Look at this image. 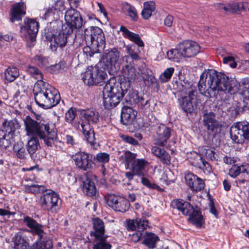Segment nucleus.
Here are the masks:
<instances>
[{
  "label": "nucleus",
  "instance_id": "obj_1",
  "mask_svg": "<svg viewBox=\"0 0 249 249\" xmlns=\"http://www.w3.org/2000/svg\"><path fill=\"white\" fill-rule=\"evenodd\" d=\"M234 86L226 74L213 70L204 71L198 84L200 93L208 98L214 95L216 91L233 93L236 90Z\"/></svg>",
  "mask_w": 249,
  "mask_h": 249
},
{
  "label": "nucleus",
  "instance_id": "obj_2",
  "mask_svg": "<svg viewBox=\"0 0 249 249\" xmlns=\"http://www.w3.org/2000/svg\"><path fill=\"white\" fill-rule=\"evenodd\" d=\"M33 93L36 104L45 109L56 106L61 99L58 91L43 81L36 83Z\"/></svg>",
  "mask_w": 249,
  "mask_h": 249
},
{
  "label": "nucleus",
  "instance_id": "obj_3",
  "mask_svg": "<svg viewBox=\"0 0 249 249\" xmlns=\"http://www.w3.org/2000/svg\"><path fill=\"white\" fill-rule=\"evenodd\" d=\"M128 89V83L120 84L115 77H111L106 83L103 91L104 107L108 109L115 107Z\"/></svg>",
  "mask_w": 249,
  "mask_h": 249
},
{
  "label": "nucleus",
  "instance_id": "obj_4",
  "mask_svg": "<svg viewBox=\"0 0 249 249\" xmlns=\"http://www.w3.org/2000/svg\"><path fill=\"white\" fill-rule=\"evenodd\" d=\"M84 38L88 46L83 48V52L87 56H92L93 53L89 52L91 48L95 52L104 49L105 37L102 30L98 27H90L84 31Z\"/></svg>",
  "mask_w": 249,
  "mask_h": 249
},
{
  "label": "nucleus",
  "instance_id": "obj_5",
  "mask_svg": "<svg viewBox=\"0 0 249 249\" xmlns=\"http://www.w3.org/2000/svg\"><path fill=\"white\" fill-rule=\"evenodd\" d=\"M171 206L177 209L184 215L189 216L188 220L198 228H200L204 224L203 216L198 210H195L191 204L181 199H176L172 201Z\"/></svg>",
  "mask_w": 249,
  "mask_h": 249
},
{
  "label": "nucleus",
  "instance_id": "obj_6",
  "mask_svg": "<svg viewBox=\"0 0 249 249\" xmlns=\"http://www.w3.org/2000/svg\"><path fill=\"white\" fill-rule=\"evenodd\" d=\"M23 221L26 225L32 230L34 234L38 236L37 240L31 246L29 249H52V243L50 241H45L44 235L45 232L43 226L37 223L35 220L29 216H24Z\"/></svg>",
  "mask_w": 249,
  "mask_h": 249
},
{
  "label": "nucleus",
  "instance_id": "obj_7",
  "mask_svg": "<svg viewBox=\"0 0 249 249\" xmlns=\"http://www.w3.org/2000/svg\"><path fill=\"white\" fill-rule=\"evenodd\" d=\"M53 28V38L54 44L51 45L52 51H57V48L60 49L66 46L68 39L72 34L73 29L69 26H63L60 21H54L51 23Z\"/></svg>",
  "mask_w": 249,
  "mask_h": 249
},
{
  "label": "nucleus",
  "instance_id": "obj_8",
  "mask_svg": "<svg viewBox=\"0 0 249 249\" xmlns=\"http://www.w3.org/2000/svg\"><path fill=\"white\" fill-rule=\"evenodd\" d=\"M41 208L51 213H57L60 210L61 199L59 194L51 190L43 194L39 199Z\"/></svg>",
  "mask_w": 249,
  "mask_h": 249
},
{
  "label": "nucleus",
  "instance_id": "obj_9",
  "mask_svg": "<svg viewBox=\"0 0 249 249\" xmlns=\"http://www.w3.org/2000/svg\"><path fill=\"white\" fill-rule=\"evenodd\" d=\"M24 123L28 136L38 137L42 140L52 128L49 124L38 123L29 116H26Z\"/></svg>",
  "mask_w": 249,
  "mask_h": 249
},
{
  "label": "nucleus",
  "instance_id": "obj_10",
  "mask_svg": "<svg viewBox=\"0 0 249 249\" xmlns=\"http://www.w3.org/2000/svg\"><path fill=\"white\" fill-rule=\"evenodd\" d=\"M197 92L191 89H182L178 103L181 109L187 113L193 112L197 106Z\"/></svg>",
  "mask_w": 249,
  "mask_h": 249
},
{
  "label": "nucleus",
  "instance_id": "obj_11",
  "mask_svg": "<svg viewBox=\"0 0 249 249\" xmlns=\"http://www.w3.org/2000/svg\"><path fill=\"white\" fill-rule=\"evenodd\" d=\"M24 25L20 27V36L27 42L28 47L34 45L38 32L39 23L34 19L25 18Z\"/></svg>",
  "mask_w": 249,
  "mask_h": 249
},
{
  "label": "nucleus",
  "instance_id": "obj_12",
  "mask_svg": "<svg viewBox=\"0 0 249 249\" xmlns=\"http://www.w3.org/2000/svg\"><path fill=\"white\" fill-rule=\"evenodd\" d=\"M107 76L105 69L99 67L97 64L94 67L88 69L82 74V79L84 83L89 86L94 84L101 85Z\"/></svg>",
  "mask_w": 249,
  "mask_h": 249
},
{
  "label": "nucleus",
  "instance_id": "obj_13",
  "mask_svg": "<svg viewBox=\"0 0 249 249\" xmlns=\"http://www.w3.org/2000/svg\"><path fill=\"white\" fill-rule=\"evenodd\" d=\"M231 138L237 143H242L249 138V123L247 122L234 124L230 129Z\"/></svg>",
  "mask_w": 249,
  "mask_h": 249
},
{
  "label": "nucleus",
  "instance_id": "obj_14",
  "mask_svg": "<svg viewBox=\"0 0 249 249\" xmlns=\"http://www.w3.org/2000/svg\"><path fill=\"white\" fill-rule=\"evenodd\" d=\"M119 58L120 52L115 48L104 53L103 62L109 73L113 74L119 70Z\"/></svg>",
  "mask_w": 249,
  "mask_h": 249
},
{
  "label": "nucleus",
  "instance_id": "obj_15",
  "mask_svg": "<svg viewBox=\"0 0 249 249\" xmlns=\"http://www.w3.org/2000/svg\"><path fill=\"white\" fill-rule=\"evenodd\" d=\"M72 159L76 167L81 170L86 171L93 166L92 155L85 152H76L72 155Z\"/></svg>",
  "mask_w": 249,
  "mask_h": 249
},
{
  "label": "nucleus",
  "instance_id": "obj_16",
  "mask_svg": "<svg viewBox=\"0 0 249 249\" xmlns=\"http://www.w3.org/2000/svg\"><path fill=\"white\" fill-rule=\"evenodd\" d=\"M149 165L148 162L144 159H138L131 164V171L125 173V176L129 181L132 180L135 176H144L147 171L146 167Z\"/></svg>",
  "mask_w": 249,
  "mask_h": 249
},
{
  "label": "nucleus",
  "instance_id": "obj_17",
  "mask_svg": "<svg viewBox=\"0 0 249 249\" xmlns=\"http://www.w3.org/2000/svg\"><path fill=\"white\" fill-rule=\"evenodd\" d=\"M184 59L195 56L200 50L199 45L196 41L186 40L178 44Z\"/></svg>",
  "mask_w": 249,
  "mask_h": 249
},
{
  "label": "nucleus",
  "instance_id": "obj_18",
  "mask_svg": "<svg viewBox=\"0 0 249 249\" xmlns=\"http://www.w3.org/2000/svg\"><path fill=\"white\" fill-rule=\"evenodd\" d=\"M72 7L65 12V19L67 25L64 26H69L73 30L82 26L83 19L80 12Z\"/></svg>",
  "mask_w": 249,
  "mask_h": 249
},
{
  "label": "nucleus",
  "instance_id": "obj_19",
  "mask_svg": "<svg viewBox=\"0 0 249 249\" xmlns=\"http://www.w3.org/2000/svg\"><path fill=\"white\" fill-rule=\"evenodd\" d=\"M187 159L193 166L203 170L210 172L211 168L210 164L203 159L197 152L192 151L187 153Z\"/></svg>",
  "mask_w": 249,
  "mask_h": 249
},
{
  "label": "nucleus",
  "instance_id": "obj_20",
  "mask_svg": "<svg viewBox=\"0 0 249 249\" xmlns=\"http://www.w3.org/2000/svg\"><path fill=\"white\" fill-rule=\"evenodd\" d=\"M184 178L186 184L192 191L198 192L204 188L205 183L204 181L192 173H186Z\"/></svg>",
  "mask_w": 249,
  "mask_h": 249
},
{
  "label": "nucleus",
  "instance_id": "obj_21",
  "mask_svg": "<svg viewBox=\"0 0 249 249\" xmlns=\"http://www.w3.org/2000/svg\"><path fill=\"white\" fill-rule=\"evenodd\" d=\"M44 143L48 146H54L56 150H62L64 148V142L57 140V133L53 125L43 140Z\"/></svg>",
  "mask_w": 249,
  "mask_h": 249
},
{
  "label": "nucleus",
  "instance_id": "obj_22",
  "mask_svg": "<svg viewBox=\"0 0 249 249\" xmlns=\"http://www.w3.org/2000/svg\"><path fill=\"white\" fill-rule=\"evenodd\" d=\"M93 231H90V235L94 238H107L108 235L105 234V224L103 220L95 217L92 219Z\"/></svg>",
  "mask_w": 249,
  "mask_h": 249
},
{
  "label": "nucleus",
  "instance_id": "obj_23",
  "mask_svg": "<svg viewBox=\"0 0 249 249\" xmlns=\"http://www.w3.org/2000/svg\"><path fill=\"white\" fill-rule=\"evenodd\" d=\"M12 249H27L29 246V240L22 231L15 233L12 238Z\"/></svg>",
  "mask_w": 249,
  "mask_h": 249
},
{
  "label": "nucleus",
  "instance_id": "obj_24",
  "mask_svg": "<svg viewBox=\"0 0 249 249\" xmlns=\"http://www.w3.org/2000/svg\"><path fill=\"white\" fill-rule=\"evenodd\" d=\"M82 132L86 141L93 149H97L99 144L96 141L94 130L89 124H81Z\"/></svg>",
  "mask_w": 249,
  "mask_h": 249
},
{
  "label": "nucleus",
  "instance_id": "obj_25",
  "mask_svg": "<svg viewBox=\"0 0 249 249\" xmlns=\"http://www.w3.org/2000/svg\"><path fill=\"white\" fill-rule=\"evenodd\" d=\"M156 143L161 146L165 145L170 137V129L165 125L160 124L157 128Z\"/></svg>",
  "mask_w": 249,
  "mask_h": 249
},
{
  "label": "nucleus",
  "instance_id": "obj_26",
  "mask_svg": "<svg viewBox=\"0 0 249 249\" xmlns=\"http://www.w3.org/2000/svg\"><path fill=\"white\" fill-rule=\"evenodd\" d=\"M122 73L123 79H122L120 81L118 82L120 84L128 83L129 89L131 82L135 80L137 76L136 69L131 64L126 65L123 68Z\"/></svg>",
  "mask_w": 249,
  "mask_h": 249
},
{
  "label": "nucleus",
  "instance_id": "obj_27",
  "mask_svg": "<svg viewBox=\"0 0 249 249\" xmlns=\"http://www.w3.org/2000/svg\"><path fill=\"white\" fill-rule=\"evenodd\" d=\"M203 121L204 125L211 132L215 134L220 130L219 125L215 120V115L213 112H210L205 114Z\"/></svg>",
  "mask_w": 249,
  "mask_h": 249
},
{
  "label": "nucleus",
  "instance_id": "obj_28",
  "mask_svg": "<svg viewBox=\"0 0 249 249\" xmlns=\"http://www.w3.org/2000/svg\"><path fill=\"white\" fill-rule=\"evenodd\" d=\"M25 5L23 2H19L13 5L10 20L12 22L15 21L21 20L22 18L26 14Z\"/></svg>",
  "mask_w": 249,
  "mask_h": 249
},
{
  "label": "nucleus",
  "instance_id": "obj_29",
  "mask_svg": "<svg viewBox=\"0 0 249 249\" xmlns=\"http://www.w3.org/2000/svg\"><path fill=\"white\" fill-rule=\"evenodd\" d=\"M137 112L131 107L124 106L122 109L121 121L125 125L130 124L136 116Z\"/></svg>",
  "mask_w": 249,
  "mask_h": 249
},
{
  "label": "nucleus",
  "instance_id": "obj_30",
  "mask_svg": "<svg viewBox=\"0 0 249 249\" xmlns=\"http://www.w3.org/2000/svg\"><path fill=\"white\" fill-rule=\"evenodd\" d=\"M119 31L122 32V35L124 38L133 42L139 47H142L144 46V42L141 38L140 36L137 34L130 31L126 27L121 26Z\"/></svg>",
  "mask_w": 249,
  "mask_h": 249
},
{
  "label": "nucleus",
  "instance_id": "obj_31",
  "mask_svg": "<svg viewBox=\"0 0 249 249\" xmlns=\"http://www.w3.org/2000/svg\"><path fill=\"white\" fill-rule=\"evenodd\" d=\"M218 8L226 13H238L244 10V2H231L226 5L220 3Z\"/></svg>",
  "mask_w": 249,
  "mask_h": 249
},
{
  "label": "nucleus",
  "instance_id": "obj_32",
  "mask_svg": "<svg viewBox=\"0 0 249 249\" xmlns=\"http://www.w3.org/2000/svg\"><path fill=\"white\" fill-rule=\"evenodd\" d=\"M83 191L84 194L89 196H95L96 193V188L95 183L91 178L87 176L82 178Z\"/></svg>",
  "mask_w": 249,
  "mask_h": 249
},
{
  "label": "nucleus",
  "instance_id": "obj_33",
  "mask_svg": "<svg viewBox=\"0 0 249 249\" xmlns=\"http://www.w3.org/2000/svg\"><path fill=\"white\" fill-rule=\"evenodd\" d=\"M19 127L20 125L16 120L5 121L3 123L0 131H2L4 133L9 135V137H14L16 130Z\"/></svg>",
  "mask_w": 249,
  "mask_h": 249
},
{
  "label": "nucleus",
  "instance_id": "obj_34",
  "mask_svg": "<svg viewBox=\"0 0 249 249\" xmlns=\"http://www.w3.org/2000/svg\"><path fill=\"white\" fill-rule=\"evenodd\" d=\"M82 115L84 119L87 121V123L84 124H95L99 120V114L98 111L93 108H90L83 110L82 112Z\"/></svg>",
  "mask_w": 249,
  "mask_h": 249
},
{
  "label": "nucleus",
  "instance_id": "obj_35",
  "mask_svg": "<svg viewBox=\"0 0 249 249\" xmlns=\"http://www.w3.org/2000/svg\"><path fill=\"white\" fill-rule=\"evenodd\" d=\"M128 96L130 103L132 105H136L138 107H142L147 104L148 101H144L143 98L140 97L138 91L136 90H130Z\"/></svg>",
  "mask_w": 249,
  "mask_h": 249
},
{
  "label": "nucleus",
  "instance_id": "obj_36",
  "mask_svg": "<svg viewBox=\"0 0 249 249\" xmlns=\"http://www.w3.org/2000/svg\"><path fill=\"white\" fill-rule=\"evenodd\" d=\"M166 56L169 60L175 62H180L184 59L178 44L176 48L168 51L166 53Z\"/></svg>",
  "mask_w": 249,
  "mask_h": 249
},
{
  "label": "nucleus",
  "instance_id": "obj_37",
  "mask_svg": "<svg viewBox=\"0 0 249 249\" xmlns=\"http://www.w3.org/2000/svg\"><path fill=\"white\" fill-rule=\"evenodd\" d=\"M155 3L153 1L145 2L143 9L142 12V17L145 19H149L152 16V12L155 10Z\"/></svg>",
  "mask_w": 249,
  "mask_h": 249
},
{
  "label": "nucleus",
  "instance_id": "obj_38",
  "mask_svg": "<svg viewBox=\"0 0 249 249\" xmlns=\"http://www.w3.org/2000/svg\"><path fill=\"white\" fill-rule=\"evenodd\" d=\"M144 238L145 239L142 243L150 249L155 248L156 242L159 240L157 235L151 232L147 233L145 232Z\"/></svg>",
  "mask_w": 249,
  "mask_h": 249
},
{
  "label": "nucleus",
  "instance_id": "obj_39",
  "mask_svg": "<svg viewBox=\"0 0 249 249\" xmlns=\"http://www.w3.org/2000/svg\"><path fill=\"white\" fill-rule=\"evenodd\" d=\"M32 137L28 140L26 147L27 151L31 157L36 153L38 147H39V143L37 138H35V136Z\"/></svg>",
  "mask_w": 249,
  "mask_h": 249
},
{
  "label": "nucleus",
  "instance_id": "obj_40",
  "mask_svg": "<svg viewBox=\"0 0 249 249\" xmlns=\"http://www.w3.org/2000/svg\"><path fill=\"white\" fill-rule=\"evenodd\" d=\"M137 154L131 152L129 151H125L122 155V157L124 158L125 168L128 169L130 168L132 163L136 160Z\"/></svg>",
  "mask_w": 249,
  "mask_h": 249
},
{
  "label": "nucleus",
  "instance_id": "obj_41",
  "mask_svg": "<svg viewBox=\"0 0 249 249\" xmlns=\"http://www.w3.org/2000/svg\"><path fill=\"white\" fill-rule=\"evenodd\" d=\"M13 151L18 158L23 159L26 158L28 153L24 147L22 142H17L13 146Z\"/></svg>",
  "mask_w": 249,
  "mask_h": 249
},
{
  "label": "nucleus",
  "instance_id": "obj_42",
  "mask_svg": "<svg viewBox=\"0 0 249 249\" xmlns=\"http://www.w3.org/2000/svg\"><path fill=\"white\" fill-rule=\"evenodd\" d=\"M18 70L16 67H9L5 71V79L9 81H14L19 76Z\"/></svg>",
  "mask_w": 249,
  "mask_h": 249
},
{
  "label": "nucleus",
  "instance_id": "obj_43",
  "mask_svg": "<svg viewBox=\"0 0 249 249\" xmlns=\"http://www.w3.org/2000/svg\"><path fill=\"white\" fill-rule=\"evenodd\" d=\"M13 138L9 137V135L0 131V147L3 149L9 147L12 143Z\"/></svg>",
  "mask_w": 249,
  "mask_h": 249
},
{
  "label": "nucleus",
  "instance_id": "obj_44",
  "mask_svg": "<svg viewBox=\"0 0 249 249\" xmlns=\"http://www.w3.org/2000/svg\"><path fill=\"white\" fill-rule=\"evenodd\" d=\"M124 9L127 12V15L134 21H136L138 16L136 8L128 3L124 5Z\"/></svg>",
  "mask_w": 249,
  "mask_h": 249
},
{
  "label": "nucleus",
  "instance_id": "obj_45",
  "mask_svg": "<svg viewBox=\"0 0 249 249\" xmlns=\"http://www.w3.org/2000/svg\"><path fill=\"white\" fill-rule=\"evenodd\" d=\"M129 206V203L127 200L124 198L121 197L116 203L113 209L116 211L124 213L128 210Z\"/></svg>",
  "mask_w": 249,
  "mask_h": 249
},
{
  "label": "nucleus",
  "instance_id": "obj_46",
  "mask_svg": "<svg viewBox=\"0 0 249 249\" xmlns=\"http://www.w3.org/2000/svg\"><path fill=\"white\" fill-rule=\"evenodd\" d=\"M26 71L33 77L36 79V82L43 81V74L36 67L29 66L26 69Z\"/></svg>",
  "mask_w": 249,
  "mask_h": 249
},
{
  "label": "nucleus",
  "instance_id": "obj_47",
  "mask_svg": "<svg viewBox=\"0 0 249 249\" xmlns=\"http://www.w3.org/2000/svg\"><path fill=\"white\" fill-rule=\"evenodd\" d=\"M240 94L244 100H249V79H244L240 89Z\"/></svg>",
  "mask_w": 249,
  "mask_h": 249
},
{
  "label": "nucleus",
  "instance_id": "obj_48",
  "mask_svg": "<svg viewBox=\"0 0 249 249\" xmlns=\"http://www.w3.org/2000/svg\"><path fill=\"white\" fill-rule=\"evenodd\" d=\"M107 238H94L96 243L93 245V249H110L111 245L107 241Z\"/></svg>",
  "mask_w": 249,
  "mask_h": 249
},
{
  "label": "nucleus",
  "instance_id": "obj_49",
  "mask_svg": "<svg viewBox=\"0 0 249 249\" xmlns=\"http://www.w3.org/2000/svg\"><path fill=\"white\" fill-rule=\"evenodd\" d=\"M175 71V69L170 67L166 69L160 76L159 79L161 83H165L170 80Z\"/></svg>",
  "mask_w": 249,
  "mask_h": 249
},
{
  "label": "nucleus",
  "instance_id": "obj_50",
  "mask_svg": "<svg viewBox=\"0 0 249 249\" xmlns=\"http://www.w3.org/2000/svg\"><path fill=\"white\" fill-rule=\"evenodd\" d=\"M127 53L134 60H139L140 57L138 54V53L140 51L138 49H137L135 45H128L125 46Z\"/></svg>",
  "mask_w": 249,
  "mask_h": 249
},
{
  "label": "nucleus",
  "instance_id": "obj_51",
  "mask_svg": "<svg viewBox=\"0 0 249 249\" xmlns=\"http://www.w3.org/2000/svg\"><path fill=\"white\" fill-rule=\"evenodd\" d=\"M122 197L114 194H109L105 197L107 204L113 209L115 206L116 203Z\"/></svg>",
  "mask_w": 249,
  "mask_h": 249
},
{
  "label": "nucleus",
  "instance_id": "obj_52",
  "mask_svg": "<svg viewBox=\"0 0 249 249\" xmlns=\"http://www.w3.org/2000/svg\"><path fill=\"white\" fill-rule=\"evenodd\" d=\"M145 235V232H142L141 231L137 230L132 234H129L130 240L134 243H137L142 239L144 238Z\"/></svg>",
  "mask_w": 249,
  "mask_h": 249
},
{
  "label": "nucleus",
  "instance_id": "obj_53",
  "mask_svg": "<svg viewBox=\"0 0 249 249\" xmlns=\"http://www.w3.org/2000/svg\"><path fill=\"white\" fill-rule=\"evenodd\" d=\"M28 190L30 192L35 194L37 193H45L48 190L43 185H32L29 187Z\"/></svg>",
  "mask_w": 249,
  "mask_h": 249
},
{
  "label": "nucleus",
  "instance_id": "obj_54",
  "mask_svg": "<svg viewBox=\"0 0 249 249\" xmlns=\"http://www.w3.org/2000/svg\"><path fill=\"white\" fill-rule=\"evenodd\" d=\"M109 155L105 152L99 153L94 157V159L97 161L103 163L108 162L109 160Z\"/></svg>",
  "mask_w": 249,
  "mask_h": 249
},
{
  "label": "nucleus",
  "instance_id": "obj_55",
  "mask_svg": "<svg viewBox=\"0 0 249 249\" xmlns=\"http://www.w3.org/2000/svg\"><path fill=\"white\" fill-rule=\"evenodd\" d=\"M141 182L145 186L149 189H156L157 190H160V188L159 186L155 183H151L150 181L147 178L142 176Z\"/></svg>",
  "mask_w": 249,
  "mask_h": 249
},
{
  "label": "nucleus",
  "instance_id": "obj_56",
  "mask_svg": "<svg viewBox=\"0 0 249 249\" xmlns=\"http://www.w3.org/2000/svg\"><path fill=\"white\" fill-rule=\"evenodd\" d=\"M52 8L56 11H63L65 9L64 0H53Z\"/></svg>",
  "mask_w": 249,
  "mask_h": 249
},
{
  "label": "nucleus",
  "instance_id": "obj_57",
  "mask_svg": "<svg viewBox=\"0 0 249 249\" xmlns=\"http://www.w3.org/2000/svg\"><path fill=\"white\" fill-rule=\"evenodd\" d=\"M76 115V109L71 107L65 113V119L68 123H71Z\"/></svg>",
  "mask_w": 249,
  "mask_h": 249
},
{
  "label": "nucleus",
  "instance_id": "obj_58",
  "mask_svg": "<svg viewBox=\"0 0 249 249\" xmlns=\"http://www.w3.org/2000/svg\"><path fill=\"white\" fill-rule=\"evenodd\" d=\"M241 173L240 168L239 166L236 164L233 165L230 169L229 175L230 177L235 178Z\"/></svg>",
  "mask_w": 249,
  "mask_h": 249
},
{
  "label": "nucleus",
  "instance_id": "obj_59",
  "mask_svg": "<svg viewBox=\"0 0 249 249\" xmlns=\"http://www.w3.org/2000/svg\"><path fill=\"white\" fill-rule=\"evenodd\" d=\"M120 137L122 140L126 143L133 145H137L139 144L138 141L132 137L126 135H122Z\"/></svg>",
  "mask_w": 249,
  "mask_h": 249
},
{
  "label": "nucleus",
  "instance_id": "obj_60",
  "mask_svg": "<svg viewBox=\"0 0 249 249\" xmlns=\"http://www.w3.org/2000/svg\"><path fill=\"white\" fill-rule=\"evenodd\" d=\"M35 60L40 67L47 66L49 63L48 58L41 55H36Z\"/></svg>",
  "mask_w": 249,
  "mask_h": 249
},
{
  "label": "nucleus",
  "instance_id": "obj_61",
  "mask_svg": "<svg viewBox=\"0 0 249 249\" xmlns=\"http://www.w3.org/2000/svg\"><path fill=\"white\" fill-rule=\"evenodd\" d=\"M138 222V231H141L142 232H145L144 230L147 227L148 225V221L147 220L137 219Z\"/></svg>",
  "mask_w": 249,
  "mask_h": 249
},
{
  "label": "nucleus",
  "instance_id": "obj_62",
  "mask_svg": "<svg viewBox=\"0 0 249 249\" xmlns=\"http://www.w3.org/2000/svg\"><path fill=\"white\" fill-rule=\"evenodd\" d=\"M223 63L227 64L232 68H234L237 66V64L234 61V58L233 56H228L223 58Z\"/></svg>",
  "mask_w": 249,
  "mask_h": 249
},
{
  "label": "nucleus",
  "instance_id": "obj_63",
  "mask_svg": "<svg viewBox=\"0 0 249 249\" xmlns=\"http://www.w3.org/2000/svg\"><path fill=\"white\" fill-rule=\"evenodd\" d=\"M161 161L163 164L166 165H169L170 164V155L164 150V152H163L161 156L159 157Z\"/></svg>",
  "mask_w": 249,
  "mask_h": 249
},
{
  "label": "nucleus",
  "instance_id": "obj_64",
  "mask_svg": "<svg viewBox=\"0 0 249 249\" xmlns=\"http://www.w3.org/2000/svg\"><path fill=\"white\" fill-rule=\"evenodd\" d=\"M127 228L132 231L138 230V222L137 220H129L127 223Z\"/></svg>",
  "mask_w": 249,
  "mask_h": 249
}]
</instances>
